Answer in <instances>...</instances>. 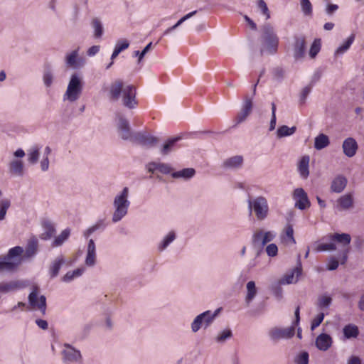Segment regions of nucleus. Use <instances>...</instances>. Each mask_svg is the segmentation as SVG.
<instances>
[{
    "label": "nucleus",
    "mask_w": 364,
    "mask_h": 364,
    "mask_svg": "<svg viewBox=\"0 0 364 364\" xmlns=\"http://www.w3.org/2000/svg\"><path fill=\"white\" fill-rule=\"evenodd\" d=\"M136 95V87L132 85L124 83L121 80L114 81L109 88V99L112 101L121 99L122 105L128 109H134L137 106Z\"/></svg>",
    "instance_id": "f257e3e1"
},
{
    "label": "nucleus",
    "mask_w": 364,
    "mask_h": 364,
    "mask_svg": "<svg viewBox=\"0 0 364 364\" xmlns=\"http://www.w3.org/2000/svg\"><path fill=\"white\" fill-rule=\"evenodd\" d=\"M328 240V243L318 244L315 250L316 252L323 251H334L336 250V243L340 245L343 247V250L340 255L341 264H344L348 259V255L349 252V245L351 242V237L348 233H333L329 234L322 240Z\"/></svg>",
    "instance_id": "f03ea898"
},
{
    "label": "nucleus",
    "mask_w": 364,
    "mask_h": 364,
    "mask_svg": "<svg viewBox=\"0 0 364 364\" xmlns=\"http://www.w3.org/2000/svg\"><path fill=\"white\" fill-rule=\"evenodd\" d=\"M23 252L22 247L16 246L11 248L6 255L0 256V272L15 271L22 262Z\"/></svg>",
    "instance_id": "7ed1b4c3"
},
{
    "label": "nucleus",
    "mask_w": 364,
    "mask_h": 364,
    "mask_svg": "<svg viewBox=\"0 0 364 364\" xmlns=\"http://www.w3.org/2000/svg\"><path fill=\"white\" fill-rule=\"evenodd\" d=\"M129 189L128 187H124L114 198L113 208L114 213L112 214V220L113 223L120 221L125 217L128 213V209L130 205L129 200Z\"/></svg>",
    "instance_id": "20e7f679"
},
{
    "label": "nucleus",
    "mask_w": 364,
    "mask_h": 364,
    "mask_svg": "<svg viewBox=\"0 0 364 364\" xmlns=\"http://www.w3.org/2000/svg\"><path fill=\"white\" fill-rule=\"evenodd\" d=\"M261 55L274 54L278 48L279 38L274 33L273 27L269 23L264 24L262 28Z\"/></svg>",
    "instance_id": "39448f33"
},
{
    "label": "nucleus",
    "mask_w": 364,
    "mask_h": 364,
    "mask_svg": "<svg viewBox=\"0 0 364 364\" xmlns=\"http://www.w3.org/2000/svg\"><path fill=\"white\" fill-rule=\"evenodd\" d=\"M247 208L250 213H253L258 221L266 220L269 215V207L267 199L262 196H258L247 200Z\"/></svg>",
    "instance_id": "423d86ee"
},
{
    "label": "nucleus",
    "mask_w": 364,
    "mask_h": 364,
    "mask_svg": "<svg viewBox=\"0 0 364 364\" xmlns=\"http://www.w3.org/2000/svg\"><path fill=\"white\" fill-rule=\"evenodd\" d=\"M83 85L82 76L77 73H73L63 95V100L71 102L77 100L82 94Z\"/></svg>",
    "instance_id": "0eeeda50"
},
{
    "label": "nucleus",
    "mask_w": 364,
    "mask_h": 364,
    "mask_svg": "<svg viewBox=\"0 0 364 364\" xmlns=\"http://www.w3.org/2000/svg\"><path fill=\"white\" fill-rule=\"evenodd\" d=\"M220 311L221 308L217 309L214 312L208 310L196 316L191 323V331L196 333L203 327L204 329L208 328L213 323Z\"/></svg>",
    "instance_id": "6e6552de"
},
{
    "label": "nucleus",
    "mask_w": 364,
    "mask_h": 364,
    "mask_svg": "<svg viewBox=\"0 0 364 364\" xmlns=\"http://www.w3.org/2000/svg\"><path fill=\"white\" fill-rule=\"evenodd\" d=\"M295 334V327L294 326L287 328L273 327L268 331V336L274 343L278 342L281 339H289Z\"/></svg>",
    "instance_id": "1a4fd4ad"
},
{
    "label": "nucleus",
    "mask_w": 364,
    "mask_h": 364,
    "mask_svg": "<svg viewBox=\"0 0 364 364\" xmlns=\"http://www.w3.org/2000/svg\"><path fill=\"white\" fill-rule=\"evenodd\" d=\"M131 141L136 142L143 146L153 147L158 143L159 139L146 132H134Z\"/></svg>",
    "instance_id": "9d476101"
},
{
    "label": "nucleus",
    "mask_w": 364,
    "mask_h": 364,
    "mask_svg": "<svg viewBox=\"0 0 364 364\" xmlns=\"http://www.w3.org/2000/svg\"><path fill=\"white\" fill-rule=\"evenodd\" d=\"M65 349L62 351L63 360L73 363H82V357L79 350L75 349L69 343L64 344Z\"/></svg>",
    "instance_id": "9b49d317"
},
{
    "label": "nucleus",
    "mask_w": 364,
    "mask_h": 364,
    "mask_svg": "<svg viewBox=\"0 0 364 364\" xmlns=\"http://www.w3.org/2000/svg\"><path fill=\"white\" fill-rule=\"evenodd\" d=\"M118 119L117 129L120 137L124 140L131 141L134 132H132L129 122L120 114H117Z\"/></svg>",
    "instance_id": "f8f14e48"
},
{
    "label": "nucleus",
    "mask_w": 364,
    "mask_h": 364,
    "mask_svg": "<svg viewBox=\"0 0 364 364\" xmlns=\"http://www.w3.org/2000/svg\"><path fill=\"white\" fill-rule=\"evenodd\" d=\"M38 287H34L28 295L29 304L33 308L37 307L43 314H45L46 310V298L45 296L41 295L39 298V301H38Z\"/></svg>",
    "instance_id": "ddd939ff"
},
{
    "label": "nucleus",
    "mask_w": 364,
    "mask_h": 364,
    "mask_svg": "<svg viewBox=\"0 0 364 364\" xmlns=\"http://www.w3.org/2000/svg\"><path fill=\"white\" fill-rule=\"evenodd\" d=\"M27 286L25 281L11 280L9 282H0V294H6L11 293L19 289H23Z\"/></svg>",
    "instance_id": "4468645a"
},
{
    "label": "nucleus",
    "mask_w": 364,
    "mask_h": 364,
    "mask_svg": "<svg viewBox=\"0 0 364 364\" xmlns=\"http://www.w3.org/2000/svg\"><path fill=\"white\" fill-rule=\"evenodd\" d=\"M293 198L295 200V207L299 210H305L311 205L306 193L301 188L294 190Z\"/></svg>",
    "instance_id": "2eb2a0df"
},
{
    "label": "nucleus",
    "mask_w": 364,
    "mask_h": 364,
    "mask_svg": "<svg viewBox=\"0 0 364 364\" xmlns=\"http://www.w3.org/2000/svg\"><path fill=\"white\" fill-rule=\"evenodd\" d=\"M79 49H75L65 55V64L73 69L82 68L85 65V60L78 56Z\"/></svg>",
    "instance_id": "dca6fc26"
},
{
    "label": "nucleus",
    "mask_w": 364,
    "mask_h": 364,
    "mask_svg": "<svg viewBox=\"0 0 364 364\" xmlns=\"http://www.w3.org/2000/svg\"><path fill=\"white\" fill-rule=\"evenodd\" d=\"M302 269L301 264L287 272L282 278L279 280V284H290L297 282L299 277L301 274Z\"/></svg>",
    "instance_id": "f3484780"
},
{
    "label": "nucleus",
    "mask_w": 364,
    "mask_h": 364,
    "mask_svg": "<svg viewBox=\"0 0 364 364\" xmlns=\"http://www.w3.org/2000/svg\"><path fill=\"white\" fill-rule=\"evenodd\" d=\"M252 109V98L245 97L244 101V104L240 112L237 114L235 119V124L233 125V127H236L237 124L245 121L247 117L250 115Z\"/></svg>",
    "instance_id": "a211bd4d"
},
{
    "label": "nucleus",
    "mask_w": 364,
    "mask_h": 364,
    "mask_svg": "<svg viewBox=\"0 0 364 364\" xmlns=\"http://www.w3.org/2000/svg\"><path fill=\"white\" fill-rule=\"evenodd\" d=\"M354 199L352 193H348L340 196L336 204V208L339 211L347 210L353 207Z\"/></svg>",
    "instance_id": "6ab92c4d"
},
{
    "label": "nucleus",
    "mask_w": 364,
    "mask_h": 364,
    "mask_svg": "<svg viewBox=\"0 0 364 364\" xmlns=\"http://www.w3.org/2000/svg\"><path fill=\"white\" fill-rule=\"evenodd\" d=\"M343 152L348 158L353 157L358 149V144L353 137L346 138L342 144Z\"/></svg>",
    "instance_id": "aec40b11"
},
{
    "label": "nucleus",
    "mask_w": 364,
    "mask_h": 364,
    "mask_svg": "<svg viewBox=\"0 0 364 364\" xmlns=\"http://www.w3.org/2000/svg\"><path fill=\"white\" fill-rule=\"evenodd\" d=\"M243 156L236 155L224 160L222 167L226 170L235 171L241 168L243 165Z\"/></svg>",
    "instance_id": "412c9836"
},
{
    "label": "nucleus",
    "mask_w": 364,
    "mask_h": 364,
    "mask_svg": "<svg viewBox=\"0 0 364 364\" xmlns=\"http://www.w3.org/2000/svg\"><path fill=\"white\" fill-rule=\"evenodd\" d=\"M97 262L96 246L92 239H90L87 243L85 264L87 267H94Z\"/></svg>",
    "instance_id": "4be33fe9"
},
{
    "label": "nucleus",
    "mask_w": 364,
    "mask_h": 364,
    "mask_svg": "<svg viewBox=\"0 0 364 364\" xmlns=\"http://www.w3.org/2000/svg\"><path fill=\"white\" fill-rule=\"evenodd\" d=\"M347 183V178L342 174H338L332 180L330 190L333 193H340L346 188Z\"/></svg>",
    "instance_id": "5701e85b"
},
{
    "label": "nucleus",
    "mask_w": 364,
    "mask_h": 364,
    "mask_svg": "<svg viewBox=\"0 0 364 364\" xmlns=\"http://www.w3.org/2000/svg\"><path fill=\"white\" fill-rule=\"evenodd\" d=\"M306 52V42L304 37H296L294 46V56L296 60L302 58Z\"/></svg>",
    "instance_id": "b1692460"
},
{
    "label": "nucleus",
    "mask_w": 364,
    "mask_h": 364,
    "mask_svg": "<svg viewBox=\"0 0 364 364\" xmlns=\"http://www.w3.org/2000/svg\"><path fill=\"white\" fill-rule=\"evenodd\" d=\"M332 345V338L327 333H321L316 339V346L322 351L327 350Z\"/></svg>",
    "instance_id": "393cba45"
},
{
    "label": "nucleus",
    "mask_w": 364,
    "mask_h": 364,
    "mask_svg": "<svg viewBox=\"0 0 364 364\" xmlns=\"http://www.w3.org/2000/svg\"><path fill=\"white\" fill-rule=\"evenodd\" d=\"M65 262L63 255L58 256L50 264L49 267V274L51 278L58 276L62 265Z\"/></svg>",
    "instance_id": "a878e982"
},
{
    "label": "nucleus",
    "mask_w": 364,
    "mask_h": 364,
    "mask_svg": "<svg viewBox=\"0 0 364 364\" xmlns=\"http://www.w3.org/2000/svg\"><path fill=\"white\" fill-rule=\"evenodd\" d=\"M310 157L305 155L301 157L298 164V171L302 178H307L309 175V165Z\"/></svg>",
    "instance_id": "bb28decb"
},
{
    "label": "nucleus",
    "mask_w": 364,
    "mask_h": 364,
    "mask_svg": "<svg viewBox=\"0 0 364 364\" xmlns=\"http://www.w3.org/2000/svg\"><path fill=\"white\" fill-rule=\"evenodd\" d=\"M129 44H130L129 41L127 39H125V38L119 39L116 43L113 53L111 55V60H114L121 52L127 49L129 46Z\"/></svg>",
    "instance_id": "cd10ccee"
},
{
    "label": "nucleus",
    "mask_w": 364,
    "mask_h": 364,
    "mask_svg": "<svg viewBox=\"0 0 364 364\" xmlns=\"http://www.w3.org/2000/svg\"><path fill=\"white\" fill-rule=\"evenodd\" d=\"M282 242L291 244H295L296 240L294 237V229L291 225L287 224L281 234Z\"/></svg>",
    "instance_id": "c85d7f7f"
},
{
    "label": "nucleus",
    "mask_w": 364,
    "mask_h": 364,
    "mask_svg": "<svg viewBox=\"0 0 364 364\" xmlns=\"http://www.w3.org/2000/svg\"><path fill=\"white\" fill-rule=\"evenodd\" d=\"M38 242L35 237L31 238L26 247L24 257L30 258L33 257L38 251Z\"/></svg>",
    "instance_id": "c756f323"
},
{
    "label": "nucleus",
    "mask_w": 364,
    "mask_h": 364,
    "mask_svg": "<svg viewBox=\"0 0 364 364\" xmlns=\"http://www.w3.org/2000/svg\"><path fill=\"white\" fill-rule=\"evenodd\" d=\"M196 174V170L193 168H186L182 170L173 172L171 176L173 178H183L184 180H188L193 178Z\"/></svg>",
    "instance_id": "7c9ffc66"
},
{
    "label": "nucleus",
    "mask_w": 364,
    "mask_h": 364,
    "mask_svg": "<svg viewBox=\"0 0 364 364\" xmlns=\"http://www.w3.org/2000/svg\"><path fill=\"white\" fill-rule=\"evenodd\" d=\"M176 238V232L173 230L168 232L167 235H166L163 240L158 245V250L159 252H162L165 250L168 245L173 242Z\"/></svg>",
    "instance_id": "2f4dec72"
},
{
    "label": "nucleus",
    "mask_w": 364,
    "mask_h": 364,
    "mask_svg": "<svg viewBox=\"0 0 364 364\" xmlns=\"http://www.w3.org/2000/svg\"><path fill=\"white\" fill-rule=\"evenodd\" d=\"M180 139L181 137L179 136L168 139L161 146L160 153L164 156L168 155L172 151H173L176 142Z\"/></svg>",
    "instance_id": "473e14b6"
},
{
    "label": "nucleus",
    "mask_w": 364,
    "mask_h": 364,
    "mask_svg": "<svg viewBox=\"0 0 364 364\" xmlns=\"http://www.w3.org/2000/svg\"><path fill=\"white\" fill-rule=\"evenodd\" d=\"M247 294L245 301L247 305H249L252 301L255 299L257 294V289L255 286L254 281H250L246 284Z\"/></svg>",
    "instance_id": "72a5a7b5"
},
{
    "label": "nucleus",
    "mask_w": 364,
    "mask_h": 364,
    "mask_svg": "<svg viewBox=\"0 0 364 364\" xmlns=\"http://www.w3.org/2000/svg\"><path fill=\"white\" fill-rule=\"evenodd\" d=\"M41 147L38 145H33L27 151L28 161L31 164H36L40 156Z\"/></svg>",
    "instance_id": "f704fd0d"
},
{
    "label": "nucleus",
    "mask_w": 364,
    "mask_h": 364,
    "mask_svg": "<svg viewBox=\"0 0 364 364\" xmlns=\"http://www.w3.org/2000/svg\"><path fill=\"white\" fill-rule=\"evenodd\" d=\"M197 13V11H191L187 14H186L185 16H183V17H181L173 26L168 28L167 29H166L164 33H163V36H167L168 35L169 33H171L173 31L176 30L177 28H178L183 23H184L186 21H187L188 19L191 18L192 16H193L194 15H196V14Z\"/></svg>",
    "instance_id": "c9c22d12"
},
{
    "label": "nucleus",
    "mask_w": 364,
    "mask_h": 364,
    "mask_svg": "<svg viewBox=\"0 0 364 364\" xmlns=\"http://www.w3.org/2000/svg\"><path fill=\"white\" fill-rule=\"evenodd\" d=\"M332 297L326 294L318 296L316 305L321 310L327 309L332 304Z\"/></svg>",
    "instance_id": "e433bc0d"
},
{
    "label": "nucleus",
    "mask_w": 364,
    "mask_h": 364,
    "mask_svg": "<svg viewBox=\"0 0 364 364\" xmlns=\"http://www.w3.org/2000/svg\"><path fill=\"white\" fill-rule=\"evenodd\" d=\"M330 144L329 138L324 134H319L314 139V147L316 150H321Z\"/></svg>",
    "instance_id": "4c0bfd02"
},
{
    "label": "nucleus",
    "mask_w": 364,
    "mask_h": 364,
    "mask_svg": "<svg viewBox=\"0 0 364 364\" xmlns=\"http://www.w3.org/2000/svg\"><path fill=\"white\" fill-rule=\"evenodd\" d=\"M91 26L94 31V37L100 38L104 33V28L102 21L99 18H94L91 21Z\"/></svg>",
    "instance_id": "58836bf2"
},
{
    "label": "nucleus",
    "mask_w": 364,
    "mask_h": 364,
    "mask_svg": "<svg viewBox=\"0 0 364 364\" xmlns=\"http://www.w3.org/2000/svg\"><path fill=\"white\" fill-rule=\"evenodd\" d=\"M10 172L14 175L21 176L23 175V163L21 160H14L9 164Z\"/></svg>",
    "instance_id": "ea45409f"
},
{
    "label": "nucleus",
    "mask_w": 364,
    "mask_h": 364,
    "mask_svg": "<svg viewBox=\"0 0 364 364\" xmlns=\"http://www.w3.org/2000/svg\"><path fill=\"white\" fill-rule=\"evenodd\" d=\"M55 76L52 69L48 66L44 68L43 73V82L46 87L49 88L54 82Z\"/></svg>",
    "instance_id": "a19ab883"
},
{
    "label": "nucleus",
    "mask_w": 364,
    "mask_h": 364,
    "mask_svg": "<svg viewBox=\"0 0 364 364\" xmlns=\"http://www.w3.org/2000/svg\"><path fill=\"white\" fill-rule=\"evenodd\" d=\"M106 227L104 220H99L95 224L88 228L82 232L85 238L87 239L92 233L98 230H104Z\"/></svg>",
    "instance_id": "79ce46f5"
},
{
    "label": "nucleus",
    "mask_w": 364,
    "mask_h": 364,
    "mask_svg": "<svg viewBox=\"0 0 364 364\" xmlns=\"http://www.w3.org/2000/svg\"><path fill=\"white\" fill-rule=\"evenodd\" d=\"M85 272V268H77L73 271L68 272L62 278V281L65 283L71 282L74 279L80 277Z\"/></svg>",
    "instance_id": "37998d69"
},
{
    "label": "nucleus",
    "mask_w": 364,
    "mask_h": 364,
    "mask_svg": "<svg viewBox=\"0 0 364 364\" xmlns=\"http://www.w3.org/2000/svg\"><path fill=\"white\" fill-rule=\"evenodd\" d=\"M343 332L344 336L348 339L356 338L359 334L358 326L353 324H348L344 326Z\"/></svg>",
    "instance_id": "c03bdc74"
},
{
    "label": "nucleus",
    "mask_w": 364,
    "mask_h": 364,
    "mask_svg": "<svg viewBox=\"0 0 364 364\" xmlns=\"http://www.w3.org/2000/svg\"><path fill=\"white\" fill-rule=\"evenodd\" d=\"M296 127L293 126L289 127L287 125H282L277 129V136L278 138H282L285 136H289L295 133Z\"/></svg>",
    "instance_id": "a18cd8bd"
},
{
    "label": "nucleus",
    "mask_w": 364,
    "mask_h": 364,
    "mask_svg": "<svg viewBox=\"0 0 364 364\" xmlns=\"http://www.w3.org/2000/svg\"><path fill=\"white\" fill-rule=\"evenodd\" d=\"M70 234V230L69 228H66L61 232V233L55 238L53 242V247H58L63 244L65 241H66Z\"/></svg>",
    "instance_id": "49530a36"
},
{
    "label": "nucleus",
    "mask_w": 364,
    "mask_h": 364,
    "mask_svg": "<svg viewBox=\"0 0 364 364\" xmlns=\"http://www.w3.org/2000/svg\"><path fill=\"white\" fill-rule=\"evenodd\" d=\"M232 337V332L231 329L228 328L219 332L217 336L215 338V340L218 343H223Z\"/></svg>",
    "instance_id": "de8ad7c7"
},
{
    "label": "nucleus",
    "mask_w": 364,
    "mask_h": 364,
    "mask_svg": "<svg viewBox=\"0 0 364 364\" xmlns=\"http://www.w3.org/2000/svg\"><path fill=\"white\" fill-rule=\"evenodd\" d=\"M354 38H355L354 35L350 36L347 38V40L337 48L336 53V54H343L346 51H347L349 49V48L350 47V46L352 45V43H353Z\"/></svg>",
    "instance_id": "09e8293b"
},
{
    "label": "nucleus",
    "mask_w": 364,
    "mask_h": 364,
    "mask_svg": "<svg viewBox=\"0 0 364 364\" xmlns=\"http://www.w3.org/2000/svg\"><path fill=\"white\" fill-rule=\"evenodd\" d=\"M309 355L306 351L299 352L294 357V363L295 364H309Z\"/></svg>",
    "instance_id": "8fccbe9b"
},
{
    "label": "nucleus",
    "mask_w": 364,
    "mask_h": 364,
    "mask_svg": "<svg viewBox=\"0 0 364 364\" xmlns=\"http://www.w3.org/2000/svg\"><path fill=\"white\" fill-rule=\"evenodd\" d=\"M262 230H256L252 237V243L255 247L262 248Z\"/></svg>",
    "instance_id": "3c124183"
},
{
    "label": "nucleus",
    "mask_w": 364,
    "mask_h": 364,
    "mask_svg": "<svg viewBox=\"0 0 364 364\" xmlns=\"http://www.w3.org/2000/svg\"><path fill=\"white\" fill-rule=\"evenodd\" d=\"M301 9L305 16L312 15V4L310 0H300Z\"/></svg>",
    "instance_id": "603ef678"
},
{
    "label": "nucleus",
    "mask_w": 364,
    "mask_h": 364,
    "mask_svg": "<svg viewBox=\"0 0 364 364\" xmlns=\"http://www.w3.org/2000/svg\"><path fill=\"white\" fill-rule=\"evenodd\" d=\"M262 246L263 247L275 238L276 232L274 231H264L262 230Z\"/></svg>",
    "instance_id": "864d4df0"
},
{
    "label": "nucleus",
    "mask_w": 364,
    "mask_h": 364,
    "mask_svg": "<svg viewBox=\"0 0 364 364\" xmlns=\"http://www.w3.org/2000/svg\"><path fill=\"white\" fill-rule=\"evenodd\" d=\"M11 205V202L9 199H3L0 200V220L5 218L7 210Z\"/></svg>",
    "instance_id": "5fc2aeb1"
},
{
    "label": "nucleus",
    "mask_w": 364,
    "mask_h": 364,
    "mask_svg": "<svg viewBox=\"0 0 364 364\" xmlns=\"http://www.w3.org/2000/svg\"><path fill=\"white\" fill-rule=\"evenodd\" d=\"M320 49H321V40L315 39L310 48V50H309L310 57L311 58H315L316 55L319 52Z\"/></svg>",
    "instance_id": "6e6d98bb"
},
{
    "label": "nucleus",
    "mask_w": 364,
    "mask_h": 364,
    "mask_svg": "<svg viewBox=\"0 0 364 364\" xmlns=\"http://www.w3.org/2000/svg\"><path fill=\"white\" fill-rule=\"evenodd\" d=\"M46 232L43 235V239L48 240L51 238L55 232V229L53 225L48 223L45 225Z\"/></svg>",
    "instance_id": "4d7b16f0"
},
{
    "label": "nucleus",
    "mask_w": 364,
    "mask_h": 364,
    "mask_svg": "<svg viewBox=\"0 0 364 364\" xmlns=\"http://www.w3.org/2000/svg\"><path fill=\"white\" fill-rule=\"evenodd\" d=\"M257 4L262 14L265 16L266 19H269L270 18V12L265 1L264 0H257Z\"/></svg>",
    "instance_id": "13d9d810"
},
{
    "label": "nucleus",
    "mask_w": 364,
    "mask_h": 364,
    "mask_svg": "<svg viewBox=\"0 0 364 364\" xmlns=\"http://www.w3.org/2000/svg\"><path fill=\"white\" fill-rule=\"evenodd\" d=\"M325 314L323 312H321L316 315V316L311 321V330L314 331L315 328H316L318 326H320V324L322 323L323 318H324Z\"/></svg>",
    "instance_id": "bf43d9fd"
},
{
    "label": "nucleus",
    "mask_w": 364,
    "mask_h": 364,
    "mask_svg": "<svg viewBox=\"0 0 364 364\" xmlns=\"http://www.w3.org/2000/svg\"><path fill=\"white\" fill-rule=\"evenodd\" d=\"M152 43H149L147 44L141 51L136 50L134 52L133 56L134 57H138V62H141V60L143 59L144 55L149 51L151 49Z\"/></svg>",
    "instance_id": "052dcab7"
},
{
    "label": "nucleus",
    "mask_w": 364,
    "mask_h": 364,
    "mask_svg": "<svg viewBox=\"0 0 364 364\" xmlns=\"http://www.w3.org/2000/svg\"><path fill=\"white\" fill-rule=\"evenodd\" d=\"M265 252L269 257H274L278 254V247L276 244L271 243L267 245Z\"/></svg>",
    "instance_id": "680f3d73"
},
{
    "label": "nucleus",
    "mask_w": 364,
    "mask_h": 364,
    "mask_svg": "<svg viewBox=\"0 0 364 364\" xmlns=\"http://www.w3.org/2000/svg\"><path fill=\"white\" fill-rule=\"evenodd\" d=\"M272 105V118L269 123V131H272L275 129L276 123H277V117H276V105L274 102L271 104Z\"/></svg>",
    "instance_id": "e2e57ef3"
},
{
    "label": "nucleus",
    "mask_w": 364,
    "mask_h": 364,
    "mask_svg": "<svg viewBox=\"0 0 364 364\" xmlns=\"http://www.w3.org/2000/svg\"><path fill=\"white\" fill-rule=\"evenodd\" d=\"M311 92V87L306 86L304 87L301 92L300 97H299V102L301 105L304 104L306 102V100L309 95V94Z\"/></svg>",
    "instance_id": "0e129e2a"
},
{
    "label": "nucleus",
    "mask_w": 364,
    "mask_h": 364,
    "mask_svg": "<svg viewBox=\"0 0 364 364\" xmlns=\"http://www.w3.org/2000/svg\"><path fill=\"white\" fill-rule=\"evenodd\" d=\"M172 168L171 166L165 163H159L158 171L163 174H168Z\"/></svg>",
    "instance_id": "69168bd1"
},
{
    "label": "nucleus",
    "mask_w": 364,
    "mask_h": 364,
    "mask_svg": "<svg viewBox=\"0 0 364 364\" xmlns=\"http://www.w3.org/2000/svg\"><path fill=\"white\" fill-rule=\"evenodd\" d=\"M339 265V262L337 259H336L334 257H331L328 259V263L327 265V269L328 270L333 271L338 268Z\"/></svg>",
    "instance_id": "338daca9"
},
{
    "label": "nucleus",
    "mask_w": 364,
    "mask_h": 364,
    "mask_svg": "<svg viewBox=\"0 0 364 364\" xmlns=\"http://www.w3.org/2000/svg\"><path fill=\"white\" fill-rule=\"evenodd\" d=\"M281 284H279V282L276 284H273L272 286V289L274 295L278 299H280L282 297V289L280 287Z\"/></svg>",
    "instance_id": "774afa93"
}]
</instances>
